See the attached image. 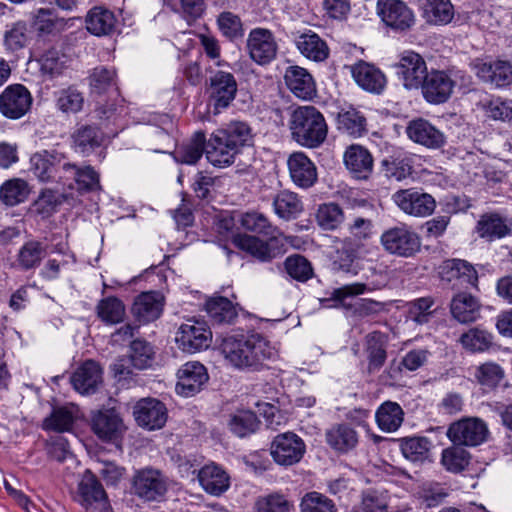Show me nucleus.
<instances>
[{"instance_id":"f257e3e1","label":"nucleus","mask_w":512,"mask_h":512,"mask_svg":"<svg viewBox=\"0 0 512 512\" xmlns=\"http://www.w3.org/2000/svg\"><path fill=\"white\" fill-rule=\"evenodd\" d=\"M219 350L229 365L247 371L260 370L274 356V349L258 333L228 335L222 339Z\"/></svg>"},{"instance_id":"f03ea898","label":"nucleus","mask_w":512,"mask_h":512,"mask_svg":"<svg viewBox=\"0 0 512 512\" xmlns=\"http://www.w3.org/2000/svg\"><path fill=\"white\" fill-rule=\"evenodd\" d=\"M251 138V129L246 123L231 122L225 128L213 132L206 141V158L214 166H229L241 147L247 145Z\"/></svg>"},{"instance_id":"7ed1b4c3","label":"nucleus","mask_w":512,"mask_h":512,"mask_svg":"<svg viewBox=\"0 0 512 512\" xmlns=\"http://www.w3.org/2000/svg\"><path fill=\"white\" fill-rule=\"evenodd\" d=\"M289 129L292 139L308 148L319 147L328 132L323 114L311 105L299 106L291 112Z\"/></svg>"},{"instance_id":"20e7f679","label":"nucleus","mask_w":512,"mask_h":512,"mask_svg":"<svg viewBox=\"0 0 512 512\" xmlns=\"http://www.w3.org/2000/svg\"><path fill=\"white\" fill-rule=\"evenodd\" d=\"M31 171L42 182L65 185V175L71 174L69 161L64 154L55 150H42L30 158Z\"/></svg>"},{"instance_id":"39448f33","label":"nucleus","mask_w":512,"mask_h":512,"mask_svg":"<svg viewBox=\"0 0 512 512\" xmlns=\"http://www.w3.org/2000/svg\"><path fill=\"white\" fill-rule=\"evenodd\" d=\"M380 243L389 254L410 258L421 249V238L414 229L400 224L385 230L380 236Z\"/></svg>"},{"instance_id":"423d86ee","label":"nucleus","mask_w":512,"mask_h":512,"mask_svg":"<svg viewBox=\"0 0 512 512\" xmlns=\"http://www.w3.org/2000/svg\"><path fill=\"white\" fill-rule=\"evenodd\" d=\"M131 489L143 501H161L168 490V483L159 470L143 468L134 473Z\"/></svg>"},{"instance_id":"0eeeda50","label":"nucleus","mask_w":512,"mask_h":512,"mask_svg":"<svg viewBox=\"0 0 512 512\" xmlns=\"http://www.w3.org/2000/svg\"><path fill=\"white\" fill-rule=\"evenodd\" d=\"M90 426L101 441L112 444L120 442L126 431L122 417L114 408L93 411Z\"/></svg>"},{"instance_id":"6e6552de","label":"nucleus","mask_w":512,"mask_h":512,"mask_svg":"<svg viewBox=\"0 0 512 512\" xmlns=\"http://www.w3.org/2000/svg\"><path fill=\"white\" fill-rule=\"evenodd\" d=\"M398 80L407 90L419 89L428 70L424 58L414 51H404L393 65Z\"/></svg>"},{"instance_id":"1a4fd4ad","label":"nucleus","mask_w":512,"mask_h":512,"mask_svg":"<svg viewBox=\"0 0 512 512\" xmlns=\"http://www.w3.org/2000/svg\"><path fill=\"white\" fill-rule=\"evenodd\" d=\"M488 435V427L479 418H462L450 424L447 430L449 440L458 446L475 447L482 444Z\"/></svg>"},{"instance_id":"9d476101","label":"nucleus","mask_w":512,"mask_h":512,"mask_svg":"<svg viewBox=\"0 0 512 512\" xmlns=\"http://www.w3.org/2000/svg\"><path fill=\"white\" fill-rule=\"evenodd\" d=\"M238 84L234 75L226 71H216L209 78L207 88L214 113L228 108L236 97Z\"/></svg>"},{"instance_id":"9b49d317","label":"nucleus","mask_w":512,"mask_h":512,"mask_svg":"<svg viewBox=\"0 0 512 512\" xmlns=\"http://www.w3.org/2000/svg\"><path fill=\"white\" fill-rule=\"evenodd\" d=\"M377 11L384 24L396 32H406L415 24L414 12L402 0H378Z\"/></svg>"},{"instance_id":"f8f14e48","label":"nucleus","mask_w":512,"mask_h":512,"mask_svg":"<svg viewBox=\"0 0 512 512\" xmlns=\"http://www.w3.org/2000/svg\"><path fill=\"white\" fill-rule=\"evenodd\" d=\"M392 199L402 212L415 217L429 216L436 207L435 199L417 188L399 190L393 194Z\"/></svg>"},{"instance_id":"ddd939ff","label":"nucleus","mask_w":512,"mask_h":512,"mask_svg":"<svg viewBox=\"0 0 512 512\" xmlns=\"http://www.w3.org/2000/svg\"><path fill=\"white\" fill-rule=\"evenodd\" d=\"M304 441L295 433L286 432L277 435L270 446L273 460L283 466L298 463L305 453Z\"/></svg>"},{"instance_id":"4468645a","label":"nucleus","mask_w":512,"mask_h":512,"mask_svg":"<svg viewBox=\"0 0 512 512\" xmlns=\"http://www.w3.org/2000/svg\"><path fill=\"white\" fill-rule=\"evenodd\" d=\"M212 341V333L205 322L188 320L177 332L176 342L179 348L187 353H195L207 349Z\"/></svg>"},{"instance_id":"2eb2a0df","label":"nucleus","mask_w":512,"mask_h":512,"mask_svg":"<svg viewBox=\"0 0 512 512\" xmlns=\"http://www.w3.org/2000/svg\"><path fill=\"white\" fill-rule=\"evenodd\" d=\"M442 281L451 284L454 289L477 287L478 274L472 264L461 259H449L439 267Z\"/></svg>"},{"instance_id":"dca6fc26","label":"nucleus","mask_w":512,"mask_h":512,"mask_svg":"<svg viewBox=\"0 0 512 512\" xmlns=\"http://www.w3.org/2000/svg\"><path fill=\"white\" fill-rule=\"evenodd\" d=\"M246 47L250 58L259 65L271 63L278 51L273 33L265 28L252 29L248 35Z\"/></svg>"},{"instance_id":"f3484780","label":"nucleus","mask_w":512,"mask_h":512,"mask_svg":"<svg viewBox=\"0 0 512 512\" xmlns=\"http://www.w3.org/2000/svg\"><path fill=\"white\" fill-rule=\"evenodd\" d=\"M32 96L22 84L7 86L0 94V112L9 119L23 117L31 108Z\"/></svg>"},{"instance_id":"a211bd4d","label":"nucleus","mask_w":512,"mask_h":512,"mask_svg":"<svg viewBox=\"0 0 512 512\" xmlns=\"http://www.w3.org/2000/svg\"><path fill=\"white\" fill-rule=\"evenodd\" d=\"M455 81L442 70H431L420 86L424 99L430 104L445 103L451 96Z\"/></svg>"},{"instance_id":"6ab92c4d","label":"nucleus","mask_w":512,"mask_h":512,"mask_svg":"<svg viewBox=\"0 0 512 512\" xmlns=\"http://www.w3.org/2000/svg\"><path fill=\"white\" fill-rule=\"evenodd\" d=\"M176 392L185 397L199 393L207 383L209 376L203 364L191 361L183 364L177 372Z\"/></svg>"},{"instance_id":"aec40b11","label":"nucleus","mask_w":512,"mask_h":512,"mask_svg":"<svg viewBox=\"0 0 512 512\" xmlns=\"http://www.w3.org/2000/svg\"><path fill=\"white\" fill-rule=\"evenodd\" d=\"M133 415L137 424L148 430L160 429L167 421L165 405L154 398L139 400L133 408Z\"/></svg>"},{"instance_id":"412c9836","label":"nucleus","mask_w":512,"mask_h":512,"mask_svg":"<svg viewBox=\"0 0 512 512\" xmlns=\"http://www.w3.org/2000/svg\"><path fill=\"white\" fill-rule=\"evenodd\" d=\"M232 243L261 262H270L282 253L277 246L278 241L269 238L264 241L253 235L237 233L232 236Z\"/></svg>"},{"instance_id":"4be33fe9","label":"nucleus","mask_w":512,"mask_h":512,"mask_svg":"<svg viewBox=\"0 0 512 512\" xmlns=\"http://www.w3.org/2000/svg\"><path fill=\"white\" fill-rule=\"evenodd\" d=\"M287 164L291 180L296 186L307 189L316 183V166L303 152L291 154Z\"/></svg>"},{"instance_id":"5701e85b","label":"nucleus","mask_w":512,"mask_h":512,"mask_svg":"<svg viewBox=\"0 0 512 512\" xmlns=\"http://www.w3.org/2000/svg\"><path fill=\"white\" fill-rule=\"evenodd\" d=\"M164 307V296L155 291L138 295L132 305V314L143 323L152 322L160 317Z\"/></svg>"},{"instance_id":"b1692460","label":"nucleus","mask_w":512,"mask_h":512,"mask_svg":"<svg viewBox=\"0 0 512 512\" xmlns=\"http://www.w3.org/2000/svg\"><path fill=\"white\" fill-rule=\"evenodd\" d=\"M107 499V494L97 476L91 470H85L77 485V501L83 507L89 508L93 504L106 503Z\"/></svg>"},{"instance_id":"393cba45","label":"nucleus","mask_w":512,"mask_h":512,"mask_svg":"<svg viewBox=\"0 0 512 512\" xmlns=\"http://www.w3.org/2000/svg\"><path fill=\"white\" fill-rule=\"evenodd\" d=\"M476 232L489 242L504 238L512 234V219L497 213L483 214L477 222Z\"/></svg>"},{"instance_id":"a878e982","label":"nucleus","mask_w":512,"mask_h":512,"mask_svg":"<svg viewBox=\"0 0 512 512\" xmlns=\"http://www.w3.org/2000/svg\"><path fill=\"white\" fill-rule=\"evenodd\" d=\"M288 89L298 98L312 99L316 94L315 82L311 74L299 66H289L284 74Z\"/></svg>"},{"instance_id":"bb28decb","label":"nucleus","mask_w":512,"mask_h":512,"mask_svg":"<svg viewBox=\"0 0 512 512\" xmlns=\"http://www.w3.org/2000/svg\"><path fill=\"white\" fill-rule=\"evenodd\" d=\"M406 132L412 141L427 148L437 149L445 143L443 133L424 119L411 121Z\"/></svg>"},{"instance_id":"cd10ccee","label":"nucleus","mask_w":512,"mask_h":512,"mask_svg":"<svg viewBox=\"0 0 512 512\" xmlns=\"http://www.w3.org/2000/svg\"><path fill=\"white\" fill-rule=\"evenodd\" d=\"M201 487L209 494L220 496L230 487L228 473L218 464L210 463L198 471Z\"/></svg>"},{"instance_id":"c85d7f7f","label":"nucleus","mask_w":512,"mask_h":512,"mask_svg":"<svg viewBox=\"0 0 512 512\" xmlns=\"http://www.w3.org/2000/svg\"><path fill=\"white\" fill-rule=\"evenodd\" d=\"M351 72L355 82L368 92L379 94L386 85L385 75L367 62L359 61L352 67Z\"/></svg>"},{"instance_id":"c756f323","label":"nucleus","mask_w":512,"mask_h":512,"mask_svg":"<svg viewBox=\"0 0 512 512\" xmlns=\"http://www.w3.org/2000/svg\"><path fill=\"white\" fill-rule=\"evenodd\" d=\"M71 381L79 393H94L102 382V369L95 361L88 360L73 373Z\"/></svg>"},{"instance_id":"7c9ffc66","label":"nucleus","mask_w":512,"mask_h":512,"mask_svg":"<svg viewBox=\"0 0 512 512\" xmlns=\"http://www.w3.org/2000/svg\"><path fill=\"white\" fill-rule=\"evenodd\" d=\"M477 76L486 83L496 87H505L512 84V64L508 61L498 60L490 63L475 65Z\"/></svg>"},{"instance_id":"2f4dec72","label":"nucleus","mask_w":512,"mask_h":512,"mask_svg":"<svg viewBox=\"0 0 512 512\" xmlns=\"http://www.w3.org/2000/svg\"><path fill=\"white\" fill-rule=\"evenodd\" d=\"M117 19L115 14L103 7H92L85 16L86 29L92 35L101 37L112 34L115 30Z\"/></svg>"},{"instance_id":"473e14b6","label":"nucleus","mask_w":512,"mask_h":512,"mask_svg":"<svg viewBox=\"0 0 512 512\" xmlns=\"http://www.w3.org/2000/svg\"><path fill=\"white\" fill-rule=\"evenodd\" d=\"M347 169L358 179H367L373 170L371 153L360 145H351L344 154Z\"/></svg>"},{"instance_id":"72a5a7b5","label":"nucleus","mask_w":512,"mask_h":512,"mask_svg":"<svg viewBox=\"0 0 512 512\" xmlns=\"http://www.w3.org/2000/svg\"><path fill=\"white\" fill-rule=\"evenodd\" d=\"M295 43L303 56L315 62H322L329 56L327 43L313 31L302 33L296 38Z\"/></svg>"},{"instance_id":"f704fd0d","label":"nucleus","mask_w":512,"mask_h":512,"mask_svg":"<svg viewBox=\"0 0 512 512\" xmlns=\"http://www.w3.org/2000/svg\"><path fill=\"white\" fill-rule=\"evenodd\" d=\"M239 222L245 230L267 237L271 241H278L279 237L283 236L279 228L272 225L269 219L259 212H246L241 215Z\"/></svg>"},{"instance_id":"c9c22d12","label":"nucleus","mask_w":512,"mask_h":512,"mask_svg":"<svg viewBox=\"0 0 512 512\" xmlns=\"http://www.w3.org/2000/svg\"><path fill=\"white\" fill-rule=\"evenodd\" d=\"M78 412V407L73 404L54 407L51 414L44 419L43 428L56 432L71 431L78 418Z\"/></svg>"},{"instance_id":"e433bc0d","label":"nucleus","mask_w":512,"mask_h":512,"mask_svg":"<svg viewBox=\"0 0 512 512\" xmlns=\"http://www.w3.org/2000/svg\"><path fill=\"white\" fill-rule=\"evenodd\" d=\"M423 17L429 24L446 25L454 17L450 0H420Z\"/></svg>"},{"instance_id":"4c0bfd02","label":"nucleus","mask_w":512,"mask_h":512,"mask_svg":"<svg viewBox=\"0 0 512 512\" xmlns=\"http://www.w3.org/2000/svg\"><path fill=\"white\" fill-rule=\"evenodd\" d=\"M273 208L275 214L285 221L297 218L304 209L299 196L289 190L279 191L274 196Z\"/></svg>"},{"instance_id":"58836bf2","label":"nucleus","mask_w":512,"mask_h":512,"mask_svg":"<svg viewBox=\"0 0 512 512\" xmlns=\"http://www.w3.org/2000/svg\"><path fill=\"white\" fill-rule=\"evenodd\" d=\"M339 131L353 137H360L367 132L365 116L354 107L342 108L336 117Z\"/></svg>"},{"instance_id":"ea45409f","label":"nucleus","mask_w":512,"mask_h":512,"mask_svg":"<svg viewBox=\"0 0 512 512\" xmlns=\"http://www.w3.org/2000/svg\"><path fill=\"white\" fill-rule=\"evenodd\" d=\"M71 174L65 175V185L73 188V183L81 192L94 191L100 187L99 174L91 166L77 167L69 162Z\"/></svg>"},{"instance_id":"a19ab883","label":"nucleus","mask_w":512,"mask_h":512,"mask_svg":"<svg viewBox=\"0 0 512 512\" xmlns=\"http://www.w3.org/2000/svg\"><path fill=\"white\" fill-rule=\"evenodd\" d=\"M479 303L467 293L455 295L451 302V313L460 323H470L479 317Z\"/></svg>"},{"instance_id":"79ce46f5","label":"nucleus","mask_w":512,"mask_h":512,"mask_svg":"<svg viewBox=\"0 0 512 512\" xmlns=\"http://www.w3.org/2000/svg\"><path fill=\"white\" fill-rule=\"evenodd\" d=\"M375 418L382 431L394 432L401 426L404 412L398 403L386 401L377 409Z\"/></svg>"},{"instance_id":"37998d69","label":"nucleus","mask_w":512,"mask_h":512,"mask_svg":"<svg viewBox=\"0 0 512 512\" xmlns=\"http://www.w3.org/2000/svg\"><path fill=\"white\" fill-rule=\"evenodd\" d=\"M326 441L334 450L347 452L356 446L358 437L356 431L349 425L339 424L327 430Z\"/></svg>"},{"instance_id":"c03bdc74","label":"nucleus","mask_w":512,"mask_h":512,"mask_svg":"<svg viewBox=\"0 0 512 512\" xmlns=\"http://www.w3.org/2000/svg\"><path fill=\"white\" fill-rule=\"evenodd\" d=\"M206 136L202 131H197L193 134L191 140L180 146L175 151V160L182 164L193 165L196 164L199 159L205 153Z\"/></svg>"},{"instance_id":"a18cd8bd","label":"nucleus","mask_w":512,"mask_h":512,"mask_svg":"<svg viewBox=\"0 0 512 512\" xmlns=\"http://www.w3.org/2000/svg\"><path fill=\"white\" fill-rule=\"evenodd\" d=\"M385 344L386 336L379 331L371 332L366 336L369 372L378 371L384 365L387 358Z\"/></svg>"},{"instance_id":"49530a36","label":"nucleus","mask_w":512,"mask_h":512,"mask_svg":"<svg viewBox=\"0 0 512 512\" xmlns=\"http://www.w3.org/2000/svg\"><path fill=\"white\" fill-rule=\"evenodd\" d=\"M29 194V184L20 178L9 179L0 186V201L7 206L25 202Z\"/></svg>"},{"instance_id":"de8ad7c7","label":"nucleus","mask_w":512,"mask_h":512,"mask_svg":"<svg viewBox=\"0 0 512 512\" xmlns=\"http://www.w3.org/2000/svg\"><path fill=\"white\" fill-rule=\"evenodd\" d=\"M103 140L102 132L93 125H83L73 134L75 149L82 154H89L98 148Z\"/></svg>"},{"instance_id":"09e8293b","label":"nucleus","mask_w":512,"mask_h":512,"mask_svg":"<svg viewBox=\"0 0 512 512\" xmlns=\"http://www.w3.org/2000/svg\"><path fill=\"white\" fill-rule=\"evenodd\" d=\"M260 421L250 410H239L229 416L228 427L236 436L243 438L254 433Z\"/></svg>"},{"instance_id":"8fccbe9b","label":"nucleus","mask_w":512,"mask_h":512,"mask_svg":"<svg viewBox=\"0 0 512 512\" xmlns=\"http://www.w3.org/2000/svg\"><path fill=\"white\" fill-rule=\"evenodd\" d=\"M431 442L426 437H406L400 439L403 456L411 462H424L429 457Z\"/></svg>"},{"instance_id":"3c124183","label":"nucleus","mask_w":512,"mask_h":512,"mask_svg":"<svg viewBox=\"0 0 512 512\" xmlns=\"http://www.w3.org/2000/svg\"><path fill=\"white\" fill-rule=\"evenodd\" d=\"M47 254V248L41 242L31 240L20 248L17 255L18 265L23 270L38 267Z\"/></svg>"},{"instance_id":"603ef678","label":"nucleus","mask_w":512,"mask_h":512,"mask_svg":"<svg viewBox=\"0 0 512 512\" xmlns=\"http://www.w3.org/2000/svg\"><path fill=\"white\" fill-rule=\"evenodd\" d=\"M96 311L101 321L109 325L121 323L125 318V305L119 298L114 296L100 300Z\"/></svg>"},{"instance_id":"864d4df0","label":"nucleus","mask_w":512,"mask_h":512,"mask_svg":"<svg viewBox=\"0 0 512 512\" xmlns=\"http://www.w3.org/2000/svg\"><path fill=\"white\" fill-rule=\"evenodd\" d=\"M460 343L470 352H484L492 346L493 336L487 330L475 327L461 335Z\"/></svg>"},{"instance_id":"5fc2aeb1","label":"nucleus","mask_w":512,"mask_h":512,"mask_svg":"<svg viewBox=\"0 0 512 512\" xmlns=\"http://www.w3.org/2000/svg\"><path fill=\"white\" fill-rule=\"evenodd\" d=\"M209 317L218 324L231 323L237 317V311L230 300L224 297L212 298L206 303Z\"/></svg>"},{"instance_id":"6e6d98bb","label":"nucleus","mask_w":512,"mask_h":512,"mask_svg":"<svg viewBox=\"0 0 512 512\" xmlns=\"http://www.w3.org/2000/svg\"><path fill=\"white\" fill-rule=\"evenodd\" d=\"M345 216L342 208L336 203L319 205L316 212L317 224L323 230H335L344 222Z\"/></svg>"},{"instance_id":"4d7b16f0","label":"nucleus","mask_w":512,"mask_h":512,"mask_svg":"<svg viewBox=\"0 0 512 512\" xmlns=\"http://www.w3.org/2000/svg\"><path fill=\"white\" fill-rule=\"evenodd\" d=\"M470 462V454L462 446L455 445L442 451L441 463L452 473L462 472Z\"/></svg>"},{"instance_id":"13d9d810","label":"nucleus","mask_w":512,"mask_h":512,"mask_svg":"<svg viewBox=\"0 0 512 512\" xmlns=\"http://www.w3.org/2000/svg\"><path fill=\"white\" fill-rule=\"evenodd\" d=\"M359 250L360 247L353 244L351 239H344L341 248L336 251V256L333 261L334 269L345 273H356L354 261L357 258Z\"/></svg>"},{"instance_id":"bf43d9fd","label":"nucleus","mask_w":512,"mask_h":512,"mask_svg":"<svg viewBox=\"0 0 512 512\" xmlns=\"http://www.w3.org/2000/svg\"><path fill=\"white\" fill-rule=\"evenodd\" d=\"M450 488L443 483L435 481L424 482L419 491L422 502L428 508L436 507L443 503L449 496Z\"/></svg>"},{"instance_id":"052dcab7","label":"nucleus","mask_w":512,"mask_h":512,"mask_svg":"<svg viewBox=\"0 0 512 512\" xmlns=\"http://www.w3.org/2000/svg\"><path fill=\"white\" fill-rule=\"evenodd\" d=\"M284 267L287 274L299 282H306L313 276L311 263L299 254L287 257L284 261Z\"/></svg>"},{"instance_id":"680f3d73","label":"nucleus","mask_w":512,"mask_h":512,"mask_svg":"<svg viewBox=\"0 0 512 512\" xmlns=\"http://www.w3.org/2000/svg\"><path fill=\"white\" fill-rule=\"evenodd\" d=\"M503 368L495 362H485L476 367L474 377L483 386L494 388L504 378Z\"/></svg>"},{"instance_id":"e2e57ef3","label":"nucleus","mask_w":512,"mask_h":512,"mask_svg":"<svg viewBox=\"0 0 512 512\" xmlns=\"http://www.w3.org/2000/svg\"><path fill=\"white\" fill-rule=\"evenodd\" d=\"M69 58L56 48H51L41 58V71L50 77L60 75L67 67Z\"/></svg>"},{"instance_id":"0e129e2a","label":"nucleus","mask_w":512,"mask_h":512,"mask_svg":"<svg viewBox=\"0 0 512 512\" xmlns=\"http://www.w3.org/2000/svg\"><path fill=\"white\" fill-rule=\"evenodd\" d=\"M433 305L434 301L430 297H423L410 302L408 305V319L417 325L429 323L434 316Z\"/></svg>"},{"instance_id":"69168bd1","label":"nucleus","mask_w":512,"mask_h":512,"mask_svg":"<svg viewBox=\"0 0 512 512\" xmlns=\"http://www.w3.org/2000/svg\"><path fill=\"white\" fill-rule=\"evenodd\" d=\"M151 345L142 339H135L130 344V361L134 368L142 370L149 367L153 359Z\"/></svg>"},{"instance_id":"338daca9","label":"nucleus","mask_w":512,"mask_h":512,"mask_svg":"<svg viewBox=\"0 0 512 512\" xmlns=\"http://www.w3.org/2000/svg\"><path fill=\"white\" fill-rule=\"evenodd\" d=\"M301 512H337L334 502L318 492L307 493L300 504Z\"/></svg>"},{"instance_id":"774afa93","label":"nucleus","mask_w":512,"mask_h":512,"mask_svg":"<svg viewBox=\"0 0 512 512\" xmlns=\"http://www.w3.org/2000/svg\"><path fill=\"white\" fill-rule=\"evenodd\" d=\"M256 512H290L292 504L279 493L261 496L255 503Z\"/></svg>"}]
</instances>
